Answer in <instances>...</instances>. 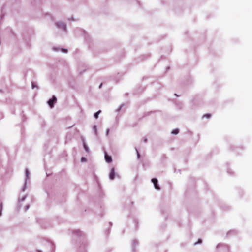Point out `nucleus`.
Listing matches in <instances>:
<instances>
[{
	"instance_id": "nucleus-12",
	"label": "nucleus",
	"mask_w": 252,
	"mask_h": 252,
	"mask_svg": "<svg viewBox=\"0 0 252 252\" xmlns=\"http://www.w3.org/2000/svg\"><path fill=\"white\" fill-rule=\"evenodd\" d=\"M93 129L94 132L95 136L97 137L98 136V132H97V126L96 125L94 126L93 127Z\"/></svg>"
},
{
	"instance_id": "nucleus-27",
	"label": "nucleus",
	"mask_w": 252,
	"mask_h": 252,
	"mask_svg": "<svg viewBox=\"0 0 252 252\" xmlns=\"http://www.w3.org/2000/svg\"><path fill=\"white\" fill-rule=\"evenodd\" d=\"M147 140H148V139H147V138L146 137H144L143 138V141H144V142L146 143L147 142Z\"/></svg>"
},
{
	"instance_id": "nucleus-10",
	"label": "nucleus",
	"mask_w": 252,
	"mask_h": 252,
	"mask_svg": "<svg viewBox=\"0 0 252 252\" xmlns=\"http://www.w3.org/2000/svg\"><path fill=\"white\" fill-rule=\"evenodd\" d=\"M82 142H83V147H84V148L85 150L87 152H89V147H88V146L86 144L85 140H84V139L83 138H82Z\"/></svg>"
},
{
	"instance_id": "nucleus-15",
	"label": "nucleus",
	"mask_w": 252,
	"mask_h": 252,
	"mask_svg": "<svg viewBox=\"0 0 252 252\" xmlns=\"http://www.w3.org/2000/svg\"><path fill=\"white\" fill-rule=\"evenodd\" d=\"M179 132V130L178 129H175L173 130L172 131L171 133L172 134H177Z\"/></svg>"
},
{
	"instance_id": "nucleus-1",
	"label": "nucleus",
	"mask_w": 252,
	"mask_h": 252,
	"mask_svg": "<svg viewBox=\"0 0 252 252\" xmlns=\"http://www.w3.org/2000/svg\"><path fill=\"white\" fill-rule=\"evenodd\" d=\"M55 26L58 29L66 32V25L63 22H58L55 23Z\"/></svg>"
},
{
	"instance_id": "nucleus-24",
	"label": "nucleus",
	"mask_w": 252,
	"mask_h": 252,
	"mask_svg": "<svg viewBox=\"0 0 252 252\" xmlns=\"http://www.w3.org/2000/svg\"><path fill=\"white\" fill-rule=\"evenodd\" d=\"M32 89H34V88L37 87L35 83H32Z\"/></svg>"
},
{
	"instance_id": "nucleus-29",
	"label": "nucleus",
	"mask_w": 252,
	"mask_h": 252,
	"mask_svg": "<svg viewBox=\"0 0 252 252\" xmlns=\"http://www.w3.org/2000/svg\"><path fill=\"white\" fill-rule=\"evenodd\" d=\"M37 252H42V251L41 250H37Z\"/></svg>"
},
{
	"instance_id": "nucleus-5",
	"label": "nucleus",
	"mask_w": 252,
	"mask_h": 252,
	"mask_svg": "<svg viewBox=\"0 0 252 252\" xmlns=\"http://www.w3.org/2000/svg\"><path fill=\"white\" fill-rule=\"evenodd\" d=\"M115 175V168L114 167L112 168L111 169V171L109 173V177L110 180H113L114 179Z\"/></svg>"
},
{
	"instance_id": "nucleus-21",
	"label": "nucleus",
	"mask_w": 252,
	"mask_h": 252,
	"mask_svg": "<svg viewBox=\"0 0 252 252\" xmlns=\"http://www.w3.org/2000/svg\"><path fill=\"white\" fill-rule=\"evenodd\" d=\"M30 207L29 204L27 205L24 208L25 211H27L29 209Z\"/></svg>"
},
{
	"instance_id": "nucleus-8",
	"label": "nucleus",
	"mask_w": 252,
	"mask_h": 252,
	"mask_svg": "<svg viewBox=\"0 0 252 252\" xmlns=\"http://www.w3.org/2000/svg\"><path fill=\"white\" fill-rule=\"evenodd\" d=\"M105 159L106 161L108 163H110L112 162V159L111 156L107 155L106 153H105Z\"/></svg>"
},
{
	"instance_id": "nucleus-18",
	"label": "nucleus",
	"mask_w": 252,
	"mask_h": 252,
	"mask_svg": "<svg viewBox=\"0 0 252 252\" xmlns=\"http://www.w3.org/2000/svg\"><path fill=\"white\" fill-rule=\"evenodd\" d=\"M48 243L50 246V247L52 249H54V246L52 242L49 241V242H48Z\"/></svg>"
},
{
	"instance_id": "nucleus-28",
	"label": "nucleus",
	"mask_w": 252,
	"mask_h": 252,
	"mask_svg": "<svg viewBox=\"0 0 252 252\" xmlns=\"http://www.w3.org/2000/svg\"><path fill=\"white\" fill-rule=\"evenodd\" d=\"M102 83H101L99 85V88H100L102 87Z\"/></svg>"
},
{
	"instance_id": "nucleus-6",
	"label": "nucleus",
	"mask_w": 252,
	"mask_h": 252,
	"mask_svg": "<svg viewBox=\"0 0 252 252\" xmlns=\"http://www.w3.org/2000/svg\"><path fill=\"white\" fill-rule=\"evenodd\" d=\"M53 50L54 51H61L63 53H66L67 52V49H63V48H60L59 47H53Z\"/></svg>"
},
{
	"instance_id": "nucleus-20",
	"label": "nucleus",
	"mask_w": 252,
	"mask_h": 252,
	"mask_svg": "<svg viewBox=\"0 0 252 252\" xmlns=\"http://www.w3.org/2000/svg\"><path fill=\"white\" fill-rule=\"evenodd\" d=\"M0 217L1 216L2 214V203H1L0 204Z\"/></svg>"
},
{
	"instance_id": "nucleus-9",
	"label": "nucleus",
	"mask_w": 252,
	"mask_h": 252,
	"mask_svg": "<svg viewBox=\"0 0 252 252\" xmlns=\"http://www.w3.org/2000/svg\"><path fill=\"white\" fill-rule=\"evenodd\" d=\"M138 244V242L136 239H134L132 241V252H135V246Z\"/></svg>"
},
{
	"instance_id": "nucleus-26",
	"label": "nucleus",
	"mask_w": 252,
	"mask_h": 252,
	"mask_svg": "<svg viewBox=\"0 0 252 252\" xmlns=\"http://www.w3.org/2000/svg\"><path fill=\"white\" fill-rule=\"evenodd\" d=\"M81 160L82 162L85 161L86 160V158L85 157H82Z\"/></svg>"
},
{
	"instance_id": "nucleus-16",
	"label": "nucleus",
	"mask_w": 252,
	"mask_h": 252,
	"mask_svg": "<svg viewBox=\"0 0 252 252\" xmlns=\"http://www.w3.org/2000/svg\"><path fill=\"white\" fill-rule=\"evenodd\" d=\"M211 116V114H209V113H207V114H204L203 116V118H210Z\"/></svg>"
},
{
	"instance_id": "nucleus-17",
	"label": "nucleus",
	"mask_w": 252,
	"mask_h": 252,
	"mask_svg": "<svg viewBox=\"0 0 252 252\" xmlns=\"http://www.w3.org/2000/svg\"><path fill=\"white\" fill-rule=\"evenodd\" d=\"M124 106V104H122L120 105V106L116 110V112H119L121 109Z\"/></svg>"
},
{
	"instance_id": "nucleus-7",
	"label": "nucleus",
	"mask_w": 252,
	"mask_h": 252,
	"mask_svg": "<svg viewBox=\"0 0 252 252\" xmlns=\"http://www.w3.org/2000/svg\"><path fill=\"white\" fill-rule=\"evenodd\" d=\"M73 235L76 237H83L84 234L80 230H76L73 232Z\"/></svg>"
},
{
	"instance_id": "nucleus-23",
	"label": "nucleus",
	"mask_w": 252,
	"mask_h": 252,
	"mask_svg": "<svg viewBox=\"0 0 252 252\" xmlns=\"http://www.w3.org/2000/svg\"><path fill=\"white\" fill-rule=\"evenodd\" d=\"M109 131H110V129H106V136H108V135H109Z\"/></svg>"
},
{
	"instance_id": "nucleus-3",
	"label": "nucleus",
	"mask_w": 252,
	"mask_h": 252,
	"mask_svg": "<svg viewBox=\"0 0 252 252\" xmlns=\"http://www.w3.org/2000/svg\"><path fill=\"white\" fill-rule=\"evenodd\" d=\"M151 181L153 183L155 189L158 190H159L160 189V188L158 184V179L157 178H152L151 179Z\"/></svg>"
},
{
	"instance_id": "nucleus-22",
	"label": "nucleus",
	"mask_w": 252,
	"mask_h": 252,
	"mask_svg": "<svg viewBox=\"0 0 252 252\" xmlns=\"http://www.w3.org/2000/svg\"><path fill=\"white\" fill-rule=\"evenodd\" d=\"M201 243H202V240H201V239H199L198 240V241H197V242H195V243H194V245H197V244H201Z\"/></svg>"
},
{
	"instance_id": "nucleus-19",
	"label": "nucleus",
	"mask_w": 252,
	"mask_h": 252,
	"mask_svg": "<svg viewBox=\"0 0 252 252\" xmlns=\"http://www.w3.org/2000/svg\"><path fill=\"white\" fill-rule=\"evenodd\" d=\"M27 195H24V196H23V197L20 199V201L21 202H23L25 199L26 198H27Z\"/></svg>"
},
{
	"instance_id": "nucleus-14",
	"label": "nucleus",
	"mask_w": 252,
	"mask_h": 252,
	"mask_svg": "<svg viewBox=\"0 0 252 252\" xmlns=\"http://www.w3.org/2000/svg\"><path fill=\"white\" fill-rule=\"evenodd\" d=\"M101 113V110H98L94 114V117L95 119H97L98 118V116L99 114Z\"/></svg>"
},
{
	"instance_id": "nucleus-30",
	"label": "nucleus",
	"mask_w": 252,
	"mask_h": 252,
	"mask_svg": "<svg viewBox=\"0 0 252 252\" xmlns=\"http://www.w3.org/2000/svg\"><path fill=\"white\" fill-rule=\"evenodd\" d=\"M230 233H231V231H229V232H228V234H230Z\"/></svg>"
},
{
	"instance_id": "nucleus-2",
	"label": "nucleus",
	"mask_w": 252,
	"mask_h": 252,
	"mask_svg": "<svg viewBox=\"0 0 252 252\" xmlns=\"http://www.w3.org/2000/svg\"><path fill=\"white\" fill-rule=\"evenodd\" d=\"M25 176H26V177H25V179L24 184L22 189V191H23V192H24L26 189L27 181L30 177V172H29V170L27 168H26L25 169Z\"/></svg>"
},
{
	"instance_id": "nucleus-11",
	"label": "nucleus",
	"mask_w": 252,
	"mask_h": 252,
	"mask_svg": "<svg viewBox=\"0 0 252 252\" xmlns=\"http://www.w3.org/2000/svg\"><path fill=\"white\" fill-rule=\"evenodd\" d=\"M86 244H83V247L82 248L81 246L79 247V252H85V248H86Z\"/></svg>"
},
{
	"instance_id": "nucleus-13",
	"label": "nucleus",
	"mask_w": 252,
	"mask_h": 252,
	"mask_svg": "<svg viewBox=\"0 0 252 252\" xmlns=\"http://www.w3.org/2000/svg\"><path fill=\"white\" fill-rule=\"evenodd\" d=\"M220 247H224V248H225L226 249H228V247L227 246L224 245V244H218L216 247L217 248H219Z\"/></svg>"
},
{
	"instance_id": "nucleus-25",
	"label": "nucleus",
	"mask_w": 252,
	"mask_h": 252,
	"mask_svg": "<svg viewBox=\"0 0 252 252\" xmlns=\"http://www.w3.org/2000/svg\"><path fill=\"white\" fill-rule=\"evenodd\" d=\"M136 151L137 152V158H139L140 157V154L138 152V150L137 149H136Z\"/></svg>"
},
{
	"instance_id": "nucleus-4",
	"label": "nucleus",
	"mask_w": 252,
	"mask_h": 252,
	"mask_svg": "<svg viewBox=\"0 0 252 252\" xmlns=\"http://www.w3.org/2000/svg\"><path fill=\"white\" fill-rule=\"evenodd\" d=\"M57 101V98L55 96H53L51 99H50L48 101V104L51 108H53L54 107L55 103Z\"/></svg>"
}]
</instances>
